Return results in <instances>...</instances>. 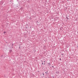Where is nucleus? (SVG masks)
<instances>
[{"mask_svg": "<svg viewBox=\"0 0 78 78\" xmlns=\"http://www.w3.org/2000/svg\"><path fill=\"white\" fill-rule=\"evenodd\" d=\"M48 64H49L48 65L49 66H50V65H51V64H50V63H48Z\"/></svg>", "mask_w": 78, "mask_h": 78, "instance_id": "obj_1", "label": "nucleus"}, {"mask_svg": "<svg viewBox=\"0 0 78 78\" xmlns=\"http://www.w3.org/2000/svg\"><path fill=\"white\" fill-rule=\"evenodd\" d=\"M12 50H9V52H10V53H11V52H12Z\"/></svg>", "mask_w": 78, "mask_h": 78, "instance_id": "obj_2", "label": "nucleus"}, {"mask_svg": "<svg viewBox=\"0 0 78 78\" xmlns=\"http://www.w3.org/2000/svg\"><path fill=\"white\" fill-rule=\"evenodd\" d=\"M42 64H44V63H43V62H42Z\"/></svg>", "mask_w": 78, "mask_h": 78, "instance_id": "obj_3", "label": "nucleus"}, {"mask_svg": "<svg viewBox=\"0 0 78 78\" xmlns=\"http://www.w3.org/2000/svg\"><path fill=\"white\" fill-rule=\"evenodd\" d=\"M52 67L53 68H54V66H52Z\"/></svg>", "mask_w": 78, "mask_h": 78, "instance_id": "obj_4", "label": "nucleus"}, {"mask_svg": "<svg viewBox=\"0 0 78 78\" xmlns=\"http://www.w3.org/2000/svg\"><path fill=\"white\" fill-rule=\"evenodd\" d=\"M5 33H6V32H4V34H5Z\"/></svg>", "mask_w": 78, "mask_h": 78, "instance_id": "obj_5", "label": "nucleus"}, {"mask_svg": "<svg viewBox=\"0 0 78 78\" xmlns=\"http://www.w3.org/2000/svg\"><path fill=\"white\" fill-rule=\"evenodd\" d=\"M63 55V54H62V55Z\"/></svg>", "mask_w": 78, "mask_h": 78, "instance_id": "obj_6", "label": "nucleus"}, {"mask_svg": "<svg viewBox=\"0 0 78 78\" xmlns=\"http://www.w3.org/2000/svg\"><path fill=\"white\" fill-rule=\"evenodd\" d=\"M43 76L44 75V73H43Z\"/></svg>", "mask_w": 78, "mask_h": 78, "instance_id": "obj_7", "label": "nucleus"}, {"mask_svg": "<svg viewBox=\"0 0 78 78\" xmlns=\"http://www.w3.org/2000/svg\"><path fill=\"white\" fill-rule=\"evenodd\" d=\"M45 73H47V72H45Z\"/></svg>", "mask_w": 78, "mask_h": 78, "instance_id": "obj_8", "label": "nucleus"}, {"mask_svg": "<svg viewBox=\"0 0 78 78\" xmlns=\"http://www.w3.org/2000/svg\"><path fill=\"white\" fill-rule=\"evenodd\" d=\"M44 65H45V63H44Z\"/></svg>", "mask_w": 78, "mask_h": 78, "instance_id": "obj_9", "label": "nucleus"}, {"mask_svg": "<svg viewBox=\"0 0 78 78\" xmlns=\"http://www.w3.org/2000/svg\"><path fill=\"white\" fill-rule=\"evenodd\" d=\"M44 62H45V61H44Z\"/></svg>", "mask_w": 78, "mask_h": 78, "instance_id": "obj_10", "label": "nucleus"}, {"mask_svg": "<svg viewBox=\"0 0 78 78\" xmlns=\"http://www.w3.org/2000/svg\"><path fill=\"white\" fill-rule=\"evenodd\" d=\"M61 58H60V60H61Z\"/></svg>", "mask_w": 78, "mask_h": 78, "instance_id": "obj_11", "label": "nucleus"}, {"mask_svg": "<svg viewBox=\"0 0 78 78\" xmlns=\"http://www.w3.org/2000/svg\"><path fill=\"white\" fill-rule=\"evenodd\" d=\"M47 72H48V71H47Z\"/></svg>", "mask_w": 78, "mask_h": 78, "instance_id": "obj_12", "label": "nucleus"}, {"mask_svg": "<svg viewBox=\"0 0 78 78\" xmlns=\"http://www.w3.org/2000/svg\"><path fill=\"white\" fill-rule=\"evenodd\" d=\"M12 45H13V44H12Z\"/></svg>", "mask_w": 78, "mask_h": 78, "instance_id": "obj_13", "label": "nucleus"}]
</instances>
